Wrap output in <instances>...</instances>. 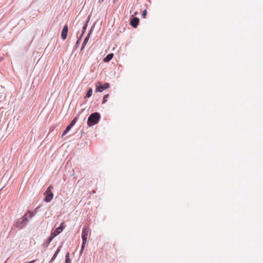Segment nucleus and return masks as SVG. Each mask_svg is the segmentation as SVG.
<instances>
[{
    "mask_svg": "<svg viewBox=\"0 0 263 263\" xmlns=\"http://www.w3.org/2000/svg\"><path fill=\"white\" fill-rule=\"evenodd\" d=\"M33 216V214L30 211L27 212L22 217L18 219L15 223V227L20 229L23 228L28 221V217L30 218Z\"/></svg>",
    "mask_w": 263,
    "mask_h": 263,
    "instance_id": "f257e3e1",
    "label": "nucleus"
},
{
    "mask_svg": "<svg viewBox=\"0 0 263 263\" xmlns=\"http://www.w3.org/2000/svg\"><path fill=\"white\" fill-rule=\"evenodd\" d=\"M100 118V115L98 112L91 114L88 118L87 125L89 126H91L97 124L99 122Z\"/></svg>",
    "mask_w": 263,
    "mask_h": 263,
    "instance_id": "f03ea898",
    "label": "nucleus"
},
{
    "mask_svg": "<svg viewBox=\"0 0 263 263\" xmlns=\"http://www.w3.org/2000/svg\"><path fill=\"white\" fill-rule=\"evenodd\" d=\"M53 189V186L51 185H50L47 189L46 190V192L44 193L45 198H44V201L46 202H50L53 198V194L52 192V189Z\"/></svg>",
    "mask_w": 263,
    "mask_h": 263,
    "instance_id": "7ed1b4c3",
    "label": "nucleus"
},
{
    "mask_svg": "<svg viewBox=\"0 0 263 263\" xmlns=\"http://www.w3.org/2000/svg\"><path fill=\"white\" fill-rule=\"evenodd\" d=\"M96 87V92H102L104 90L109 88V84L108 83H106L103 85H102L101 82H98L97 83Z\"/></svg>",
    "mask_w": 263,
    "mask_h": 263,
    "instance_id": "20e7f679",
    "label": "nucleus"
},
{
    "mask_svg": "<svg viewBox=\"0 0 263 263\" xmlns=\"http://www.w3.org/2000/svg\"><path fill=\"white\" fill-rule=\"evenodd\" d=\"M89 232L90 230L88 228H86L82 231V238L84 243H86L87 237Z\"/></svg>",
    "mask_w": 263,
    "mask_h": 263,
    "instance_id": "39448f33",
    "label": "nucleus"
},
{
    "mask_svg": "<svg viewBox=\"0 0 263 263\" xmlns=\"http://www.w3.org/2000/svg\"><path fill=\"white\" fill-rule=\"evenodd\" d=\"M61 232V229L60 228H57L55 231L52 232L49 238H48V240H49V243L56 236H57L58 234H59Z\"/></svg>",
    "mask_w": 263,
    "mask_h": 263,
    "instance_id": "423d86ee",
    "label": "nucleus"
},
{
    "mask_svg": "<svg viewBox=\"0 0 263 263\" xmlns=\"http://www.w3.org/2000/svg\"><path fill=\"white\" fill-rule=\"evenodd\" d=\"M68 27L67 25H65L61 33V37L63 40H65L67 36Z\"/></svg>",
    "mask_w": 263,
    "mask_h": 263,
    "instance_id": "0eeeda50",
    "label": "nucleus"
},
{
    "mask_svg": "<svg viewBox=\"0 0 263 263\" xmlns=\"http://www.w3.org/2000/svg\"><path fill=\"white\" fill-rule=\"evenodd\" d=\"M139 22V19L138 17H134L131 21H130V25L134 28H136L137 26L138 25Z\"/></svg>",
    "mask_w": 263,
    "mask_h": 263,
    "instance_id": "6e6552de",
    "label": "nucleus"
},
{
    "mask_svg": "<svg viewBox=\"0 0 263 263\" xmlns=\"http://www.w3.org/2000/svg\"><path fill=\"white\" fill-rule=\"evenodd\" d=\"M113 57H114V54L113 53H109V54H108L106 57V58H104V62H108L109 61H110L112 59Z\"/></svg>",
    "mask_w": 263,
    "mask_h": 263,
    "instance_id": "1a4fd4ad",
    "label": "nucleus"
},
{
    "mask_svg": "<svg viewBox=\"0 0 263 263\" xmlns=\"http://www.w3.org/2000/svg\"><path fill=\"white\" fill-rule=\"evenodd\" d=\"M60 251V248H59L56 252H55L54 254L53 255L52 258H51L50 262H52L55 258L57 257L58 254H59V252Z\"/></svg>",
    "mask_w": 263,
    "mask_h": 263,
    "instance_id": "9d476101",
    "label": "nucleus"
},
{
    "mask_svg": "<svg viewBox=\"0 0 263 263\" xmlns=\"http://www.w3.org/2000/svg\"><path fill=\"white\" fill-rule=\"evenodd\" d=\"M60 251V248H59L56 252H55L54 254L53 255L52 258H51L50 262H52L55 258L57 257L58 254H59V252Z\"/></svg>",
    "mask_w": 263,
    "mask_h": 263,
    "instance_id": "9b49d317",
    "label": "nucleus"
},
{
    "mask_svg": "<svg viewBox=\"0 0 263 263\" xmlns=\"http://www.w3.org/2000/svg\"><path fill=\"white\" fill-rule=\"evenodd\" d=\"M71 126H70L69 125L67 126L65 130L63 132L62 136L65 135L71 128Z\"/></svg>",
    "mask_w": 263,
    "mask_h": 263,
    "instance_id": "f8f14e48",
    "label": "nucleus"
},
{
    "mask_svg": "<svg viewBox=\"0 0 263 263\" xmlns=\"http://www.w3.org/2000/svg\"><path fill=\"white\" fill-rule=\"evenodd\" d=\"M92 94V88H90L88 89V90L86 95L85 97L89 98L91 96Z\"/></svg>",
    "mask_w": 263,
    "mask_h": 263,
    "instance_id": "ddd939ff",
    "label": "nucleus"
},
{
    "mask_svg": "<svg viewBox=\"0 0 263 263\" xmlns=\"http://www.w3.org/2000/svg\"><path fill=\"white\" fill-rule=\"evenodd\" d=\"M65 263H70V259L69 257V253H67L65 257Z\"/></svg>",
    "mask_w": 263,
    "mask_h": 263,
    "instance_id": "4468645a",
    "label": "nucleus"
},
{
    "mask_svg": "<svg viewBox=\"0 0 263 263\" xmlns=\"http://www.w3.org/2000/svg\"><path fill=\"white\" fill-rule=\"evenodd\" d=\"M77 121V118H74L70 122V123L69 124L70 126L72 127L74 125Z\"/></svg>",
    "mask_w": 263,
    "mask_h": 263,
    "instance_id": "2eb2a0df",
    "label": "nucleus"
},
{
    "mask_svg": "<svg viewBox=\"0 0 263 263\" xmlns=\"http://www.w3.org/2000/svg\"><path fill=\"white\" fill-rule=\"evenodd\" d=\"M109 95L108 94H106L104 96L103 99V103H105L107 101V99L109 97Z\"/></svg>",
    "mask_w": 263,
    "mask_h": 263,
    "instance_id": "dca6fc26",
    "label": "nucleus"
},
{
    "mask_svg": "<svg viewBox=\"0 0 263 263\" xmlns=\"http://www.w3.org/2000/svg\"><path fill=\"white\" fill-rule=\"evenodd\" d=\"M89 37V34H88V35L85 39V40L83 43V44H84V45H85L87 44V43L88 41Z\"/></svg>",
    "mask_w": 263,
    "mask_h": 263,
    "instance_id": "f3484780",
    "label": "nucleus"
},
{
    "mask_svg": "<svg viewBox=\"0 0 263 263\" xmlns=\"http://www.w3.org/2000/svg\"><path fill=\"white\" fill-rule=\"evenodd\" d=\"M65 228V226H64V222H62L61 224H60V226L59 227H58V228H60L61 229V232L63 231V230H64Z\"/></svg>",
    "mask_w": 263,
    "mask_h": 263,
    "instance_id": "a211bd4d",
    "label": "nucleus"
},
{
    "mask_svg": "<svg viewBox=\"0 0 263 263\" xmlns=\"http://www.w3.org/2000/svg\"><path fill=\"white\" fill-rule=\"evenodd\" d=\"M85 244H86V243H84V241H83L82 245V247H81V251H80V253L81 254H82L83 253V252L84 249L85 248Z\"/></svg>",
    "mask_w": 263,
    "mask_h": 263,
    "instance_id": "6ab92c4d",
    "label": "nucleus"
},
{
    "mask_svg": "<svg viewBox=\"0 0 263 263\" xmlns=\"http://www.w3.org/2000/svg\"><path fill=\"white\" fill-rule=\"evenodd\" d=\"M147 14V11L146 10H145L143 11L142 15L143 18H145Z\"/></svg>",
    "mask_w": 263,
    "mask_h": 263,
    "instance_id": "aec40b11",
    "label": "nucleus"
},
{
    "mask_svg": "<svg viewBox=\"0 0 263 263\" xmlns=\"http://www.w3.org/2000/svg\"><path fill=\"white\" fill-rule=\"evenodd\" d=\"M85 46V45H84V44H82V47H81V50H83V49H84V48Z\"/></svg>",
    "mask_w": 263,
    "mask_h": 263,
    "instance_id": "412c9836",
    "label": "nucleus"
}]
</instances>
